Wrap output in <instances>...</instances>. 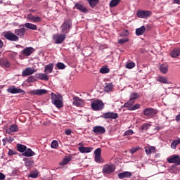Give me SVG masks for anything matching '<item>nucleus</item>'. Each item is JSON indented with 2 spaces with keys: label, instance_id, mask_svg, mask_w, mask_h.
I'll return each mask as SVG.
<instances>
[{
  "label": "nucleus",
  "instance_id": "nucleus-1",
  "mask_svg": "<svg viewBox=\"0 0 180 180\" xmlns=\"http://www.w3.org/2000/svg\"><path fill=\"white\" fill-rule=\"evenodd\" d=\"M51 96L53 105H55L58 109H61V108L64 106V103H63V96H61V94L51 93Z\"/></svg>",
  "mask_w": 180,
  "mask_h": 180
},
{
  "label": "nucleus",
  "instance_id": "nucleus-2",
  "mask_svg": "<svg viewBox=\"0 0 180 180\" xmlns=\"http://www.w3.org/2000/svg\"><path fill=\"white\" fill-rule=\"evenodd\" d=\"M151 15H153V12L150 11L139 10L136 13V16L141 19H148Z\"/></svg>",
  "mask_w": 180,
  "mask_h": 180
},
{
  "label": "nucleus",
  "instance_id": "nucleus-3",
  "mask_svg": "<svg viewBox=\"0 0 180 180\" xmlns=\"http://www.w3.org/2000/svg\"><path fill=\"white\" fill-rule=\"evenodd\" d=\"M4 36L6 40H9L10 41H19V37L11 31L4 32Z\"/></svg>",
  "mask_w": 180,
  "mask_h": 180
},
{
  "label": "nucleus",
  "instance_id": "nucleus-4",
  "mask_svg": "<svg viewBox=\"0 0 180 180\" xmlns=\"http://www.w3.org/2000/svg\"><path fill=\"white\" fill-rule=\"evenodd\" d=\"M70 29H71V21L70 20H67L61 25V33L67 34V33L70 32Z\"/></svg>",
  "mask_w": 180,
  "mask_h": 180
},
{
  "label": "nucleus",
  "instance_id": "nucleus-5",
  "mask_svg": "<svg viewBox=\"0 0 180 180\" xmlns=\"http://www.w3.org/2000/svg\"><path fill=\"white\" fill-rule=\"evenodd\" d=\"M157 113V110L153 108H148L143 110L144 116H146V117H149L150 119H151V117H153V116H155Z\"/></svg>",
  "mask_w": 180,
  "mask_h": 180
},
{
  "label": "nucleus",
  "instance_id": "nucleus-6",
  "mask_svg": "<svg viewBox=\"0 0 180 180\" xmlns=\"http://www.w3.org/2000/svg\"><path fill=\"white\" fill-rule=\"evenodd\" d=\"M66 37L65 34H56L53 35V40L56 44H61Z\"/></svg>",
  "mask_w": 180,
  "mask_h": 180
},
{
  "label": "nucleus",
  "instance_id": "nucleus-7",
  "mask_svg": "<svg viewBox=\"0 0 180 180\" xmlns=\"http://www.w3.org/2000/svg\"><path fill=\"white\" fill-rule=\"evenodd\" d=\"M91 108L93 110H102L103 103L101 100L95 101L91 103Z\"/></svg>",
  "mask_w": 180,
  "mask_h": 180
},
{
  "label": "nucleus",
  "instance_id": "nucleus-8",
  "mask_svg": "<svg viewBox=\"0 0 180 180\" xmlns=\"http://www.w3.org/2000/svg\"><path fill=\"white\" fill-rule=\"evenodd\" d=\"M115 165H105L103 168V174H112V172H115Z\"/></svg>",
  "mask_w": 180,
  "mask_h": 180
},
{
  "label": "nucleus",
  "instance_id": "nucleus-9",
  "mask_svg": "<svg viewBox=\"0 0 180 180\" xmlns=\"http://www.w3.org/2000/svg\"><path fill=\"white\" fill-rule=\"evenodd\" d=\"M7 92L8 94H25V91L22 90V89L16 88L15 86H12L7 89Z\"/></svg>",
  "mask_w": 180,
  "mask_h": 180
},
{
  "label": "nucleus",
  "instance_id": "nucleus-10",
  "mask_svg": "<svg viewBox=\"0 0 180 180\" xmlns=\"http://www.w3.org/2000/svg\"><path fill=\"white\" fill-rule=\"evenodd\" d=\"M102 117L103 119H117L119 115L116 112H108L103 114Z\"/></svg>",
  "mask_w": 180,
  "mask_h": 180
},
{
  "label": "nucleus",
  "instance_id": "nucleus-11",
  "mask_svg": "<svg viewBox=\"0 0 180 180\" xmlns=\"http://www.w3.org/2000/svg\"><path fill=\"white\" fill-rule=\"evenodd\" d=\"M179 155H173L170 158H167V162L169 164H176V165H179Z\"/></svg>",
  "mask_w": 180,
  "mask_h": 180
},
{
  "label": "nucleus",
  "instance_id": "nucleus-12",
  "mask_svg": "<svg viewBox=\"0 0 180 180\" xmlns=\"http://www.w3.org/2000/svg\"><path fill=\"white\" fill-rule=\"evenodd\" d=\"M72 105L82 108V106L84 105V100H82L81 98L75 96L73 97Z\"/></svg>",
  "mask_w": 180,
  "mask_h": 180
},
{
  "label": "nucleus",
  "instance_id": "nucleus-13",
  "mask_svg": "<svg viewBox=\"0 0 180 180\" xmlns=\"http://www.w3.org/2000/svg\"><path fill=\"white\" fill-rule=\"evenodd\" d=\"M21 53L23 56H25L26 57H29L30 56H32V54H33V53H34V48L27 47V48L24 49L21 51Z\"/></svg>",
  "mask_w": 180,
  "mask_h": 180
},
{
  "label": "nucleus",
  "instance_id": "nucleus-14",
  "mask_svg": "<svg viewBox=\"0 0 180 180\" xmlns=\"http://www.w3.org/2000/svg\"><path fill=\"white\" fill-rule=\"evenodd\" d=\"M36 72V70L32 68H27L24 70H22V77H29V75H32Z\"/></svg>",
  "mask_w": 180,
  "mask_h": 180
},
{
  "label": "nucleus",
  "instance_id": "nucleus-15",
  "mask_svg": "<svg viewBox=\"0 0 180 180\" xmlns=\"http://www.w3.org/2000/svg\"><path fill=\"white\" fill-rule=\"evenodd\" d=\"M27 18L30 22H33V23H39V22H41V18L39 16H34L33 14H28Z\"/></svg>",
  "mask_w": 180,
  "mask_h": 180
},
{
  "label": "nucleus",
  "instance_id": "nucleus-16",
  "mask_svg": "<svg viewBox=\"0 0 180 180\" xmlns=\"http://www.w3.org/2000/svg\"><path fill=\"white\" fill-rule=\"evenodd\" d=\"M93 131L96 134H105L106 129L102 126H96L93 128Z\"/></svg>",
  "mask_w": 180,
  "mask_h": 180
},
{
  "label": "nucleus",
  "instance_id": "nucleus-17",
  "mask_svg": "<svg viewBox=\"0 0 180 180\" xmlns=\"http://www.w3.org/2000/svg\"><path fill=\"white\" fill-rule=\"evenodd\" d=\"M14 33L15 36H18L21 39H23V37H25V33H26V29H25L24 27L15 29Z\"/></svg>",
  "mask_w": 180,
  "mask_h": 180
},
{
  "label": "nucleus",
  "instance_id": "nucleus-18",
  "mask_svg": "<svg viewBox=\"0 0 180 180\" xmlns=\"http://www.w3.org/2000/svg\"><path fill=\"white\" fill-rule=\"evenodd\" d=\"M145 153L147 155H151V154H155L157 150H155V146H146Z\"/></svg>",
  "mask_w": 180,
  "mask_h": 180
},
{
  "label": "nucleus",
  "instance_id": "nucleus-19",
  "mask_svg": "<svg viewBox=\"0 0 180 180\" xmlns=\"http://www.w3.org/2000/svg\"><path fill=\"white\" fill-rule=\"evenodd\" d=\"M31 94L33 95H37L38 96H40L41 95H46L47 94V90L46 89H37V90H33L31 91Z\"/></svg>",
  "mask_w": 180,
  "mask_h": 180
},
{
  "label": "nucleus",
  "instance_id": "nucleus-20",
  "mask_svg": "<svg viewBox=\"0 0 180 180\" xmlns=\"http://www.w3.org/2000/svg\"><path fill=\"white\" fill-rule=\"evenodd\" d=\"M93 150L94 148L92 147L81 146L79 148V151H80V153H82L83 154L91 153Z\"/></svg>",
  "mask_w": 180,
  "mask_h": 180
},
{
  "label": "nucleus",
  "instance_id": "nucleus-21",
  "mask_svg": "<svg viewBox=\"0 0 180 180\" xmlns=\"http://www.w3.org/2000/svg\"><path fill=\"white\" fill-rule=\"evenodd\" d=\"M22 155L23 157H33L34 155H36V153L33 152L32 149L28 148L26 149L25 152L22 153Z\"/></svg>",
  "mask_w": 180,
  "mask_h": 180
},
{
  "label": "nucleus",
  "instance_id": "nucleus-22",
  "mask_svg": "<svg viewBox=\"0 0 180 180\" xmlns=\"http://www.w3.org/2000/svg\"><path fill=\"white\" fill-rule=\"evenodd\" d=\"M131 175L132 174L130 172H124L118 174V178H120V179H124V178H130Z\"/></svg>",
  "mask_w": 180,
  "mask_h": 180
},
{
  "label": "nucleus",
  "instance_id": "nucleus-23",
  "mask_svg": "<svg viewBox=\"0 0 180 180\" xmlns=\"http://www.w3.org/2000/svg\"><path fill=\"white\" fill-rule=\"evenodd\" d=\"M54 68V65L53 63H49L45 66L44 72L45 74H51L53 72V69Z\"/></svg>",
  "mask_w": 180,
  "mask_h": 180
},
{
  "label": "nucleus",
  "instance_id": "nucleus-24",
  "mask_svg": "<svg viewBox=\"0 0 180 180\" xmlns=\"http://www.w3.org/2000/svg\"><path fill=\"white\" fill-rule=\"evenodd\" d=\"M159 70L162 74H167L168 72V65L162 64L160 65Z\"/></svg>",
  "mask_w": 180,
  "mask_h": 180
},
{
  "label": "nucleus",
  "instance_id": "nucleus-25",
  "mask_svg": "<svg viewBox=\"0 0 180 180\" xmlns=\"http://www.w3.org/2000/svg\"><path fill=\"white\" fill-rule=\"evenodd\" d=\"M156 79L158 82H161V84H169L168 79L164 76H159Z\"/></svg>",
  "mask_w": 180,
  "mask_h": 180
},
{
  "label": "nucleus",
  "instance_id": "nucleus-26",
  "mask_svg": "<svg viewBox=\"0 0 180 180\" xmlns=\"http://www.w3.org/2000/svg\"><path fill=\"white\" fill-rule=\"evenodd\" d=\"M145 32H146V27L144 26H141V27L137 28L136 30V36H141V34H144Z\"/></svg>",
  "mask_w": 180,
  "mask_h": 180
},
{
  "label": "nucleus",
  "instance_id": "nucleus-27",
  "mask_svg": "<svg viewBox=\"0 0 180 180\" xmlns=\"http://www.w3.org/2000/svg\"><path fill=\"white\" fill-rule=\"evenodd\" d=\"M24 161H25V167H28V168H30V167H32L34 162V161L32 158H25Z\"/></svg>",
  "mask_w": 180,
  "mask_h": 180
},
{
  "label": "nucleus",
  "instance_id": "nucleus-28",
  "mask_svg": "<svg viewBox=\"0 0 180 180\" xmlns=\"http://www.w3.org/2000/svg\"><path fill=\"white\" fill-rule=\"evenodd\" d=\"M180 50L178 49H174L171 51L170 56L172 58H176V57H179Z\"/></svg>",
  "mask_w": 180,
  "mask_h": 180
},
{
  "label": "nucleus",
  "instance_id": "nucleus-29",
  "mask_svg": "<svg viewBox=\"0 0 180 180\" xmlns=\"http://www.w3.org/2000/svg\"><path fill=\"white\" fill-rule=\"evenodd\" d=\"M24 26L27 27V29H30L31 30H37V25L34 24H32L30 22H26Z\"/></svg>",
  "mask_w": 180,
  "mask_h": 180
},
{
  "label": "nucleus",
  "instance_id": "nucleus-30",
  "mask_svg": "<svg viewBox=\"0 0 180 180\" xmlns=\"http://www.w3.org/2000/svg\"><path fill=\"white\" fill-rule=\"evenodd\" d=\"M113 89V84L112 83H105L104 86V91L105 92H110Z\"/></svg>",
  "mask_w": 180,
  "mask_h": 180
},
{
  "label": "nucleus",
  "instance_id": "nucleus-31",
  "mask_svg": "<svg viewBox=\"0 0 180 180\" xmlns=\"http://www.w3.org/2000/svg\"><path fill=\"white\" fill-rule=\"evenodd\" d=\"M140 98V94L139 93H132L130 96V102H135L136 99Z\"/></svg>",
  "mask_w": 180,
  "mask_h": 180
},
{
  "label": "nucleus",
  "instance_id": "nucleus-32",
  "mask_svg": "<svg viewBox=\"0 0 180 180\" xmlns=\"http://www.w3.org/2000/svg\"><path fill=\"white\" fill-rule=\"evenodd\" d=\"M37 78L41 81H49V76L44 73H39L37 75Z\"/></svg>",
  "mask_w": 180,
  "mask_h": 180
},
{
  "label": "nucleus",
  "instance_id": "nucleus-33",
  "mask_svg": "<svg viewBox=\"0 0 180 180\" xmlns=\"http://www.w3.org/2000/svg\"><path fill=\"white\" fill-rule=\"evenodd\" d=\"M27 148V147H26V146L25 145H22V144L17 145L18 151H19L20 153H24L25 151H26Z\"/></svg>",
  "mask_w": 180,
  "mask_h": 180
},
{
  "label": "nucleus",
  "instance_id": "nucleus-34",
  "mask_svg": "<svg viewBox=\"0 0 180 180\" xmlns=\"http://www.w3.org/2000/svg\"><path fill=\"white\" fill-rule=\"evenodd\" d=\"M178 144H180V138H178L176 140H174L171 143V148H173V150H175L176 148V146Z\"/></svg>",
  "mask_w": 180,
  "mask_h": 180
},
{
  "label": "nucleus",
  "instance_id": "nucleus-35",
  "mask_svg": "<svg viewBox=\"0 0 180 180\" xmlns=\"http://www.w3.org/2000/svg\"><path fill=\"white\" fill-rule=\"evenodd\" d=\"M109 72H110V69L108 66H104L100 69L101 74H109Z\"/></svg>",
  "mask_w": 180,
  "mask_h": 180
},
{
  "label": "nucleus",
  "instance_id": "nucleus-36",
  "mask_svg": "<svg viewBox=\"0 0 180 180\" xmlns=\"http://www.w3.org/2000/svg\"><path fill=\"white\" fill-rule=\"evenodd\" d=\"M70 161H71V157L68 156V157L63 158V161H61L60 162V165H67V164H68V162H70Z\"/></svg>",
  "mask_w": 180,
  "mask_h": 180
},
{
  "label": "nucleus",
  "instance_id": "nucleus-37",
  "mask_svg": "<svg viewBox=\"0 0 180 180\" xmlns=\"http://www.w3.org/2000/svg\"><path fill=\"white\" fill-rule=\"evenodd\" d=\"M91 8H95L99 3V0H87Z\"/></svg>",
  "mask_w": 180,
  "mask_h": 180
},
{
  "label": "nucleus",
  "instance_id": "nucleus-38",
  "mask_svg": "<svg viewBox=\"0 0 180 180\" xmlns=\"http://www.w3.org/2000/svg\"><path fill=\"white\" fill-rule=\"evenodd\" d=\"M75 8H76V9L81 11V12H83L84 13H85V12H86V8H85L82 4H76Z\"/></svg>",
  "mask_w": 180,
  "mask_h": 180
},
{
  "label": "nucleus",
  "instance_id": "nucleus-39",
  "mask_svg": "<svg viewBox=\"0 0 180 180\" xmlns=\"http://www.w3.org/2000/svg\"><path fill=\"white\" fill-rule=\"evenodd\" d=\"M120 4V0H112L110 3V8H115V6H117Z\"/></svg>",
  "mask_w": 180,
  "mask_h": 180
},
{
  "label": "nucleus",
  "instance_id": "nucleus-40",
  "mask_svg": "<svg viewBox=\"0 0 180 180\" xmlns=\"http://www.w3.org/2000/svg\"><path fill=\"white\" fill-rule=\"evenodd\" d=\"M133 103H134V102L130 101L129 98V101L124 104V108H128L129 110H130L131 108L133 107Z\"/></svg>",
  "mask_w": 180,
  "mask_h": 180
},
{
  "label": "nucleus",
  "instance_id": "nucleus-41",
  "mask_svg": "<svg viewBox=\"0 0 180 180\" xmlns=\"http://www.w3.org/2000/svg\"><path fill=\"white\" fill-rule=\"evenodd\" d=\"M10 131H12L13 133H15L19 130V128L18 127V125L13 124L9 128Z\"/></svg>",
  "mask_w": 180,
  "mask_h": 180
},
{
  "label": "nucleus",
  "instance_id": "nucleus-42",
  "mask_svg": "<svg viewBox=\"0 0 180 180\" xmlns=\"http://www.w3.org/2000/svg\"><path fill=\"white\" fill-rule=\"evenodd\" d=\"M56 67L58 68V70H64L65 68V65L61 62H58L56 64Z\"/></svg>",
  "mask_w": 180,
  "mask_h": 180
},
{
  "label": "nucleus",
  "instance_id": "nucleus-43",
  "mask_svg": "<svg viewBox=\"0 0 180 180\" xmlns=\"http://www.w3.org/2000/svg\"><path fill=\"white\" fill-rule=\"evenodd\" d=\"M136 67V63H129L126 64V68H128L129 70H131V68H134Z\"/></svg>",
  "mask_w": 180,
  "mask_h": 180
},
{
  "label": "nucleus",
  "instance_id": "nucleus-44",
  "mask_svg": "<svg viewBox=\"0 0 180 180\" xmlns=\"http://www.w3.org/2000/svg\"><path fill=\"white\" fill-rule=\"evenodd\" d=\"M30 178H37L39 176V172H31L30 174L29 175Z\"/></svg>",
  "mask_w": 180,
  "mask_h": 180
},
{
  "label": "nucleus",
  "instance_id": "nucleus-45",
  "mask_svg": "<svg viewBox=\"0 0 180 180\" xmlns=\"http://www.w3.org/2000/svg\"><path fill=\"white\" fill-rule=\"evenodd\" d=\"M150 126H151V124H148V123H145L141 126V130H148V128L150 127Z\"/></svg>",
  "mask_w": 180,
  "mask_h": 180
},
{
  "label": "nucleus",
  "instance_id": "nucleus-46",
  "mask_svg": "<svg viewBox=\"0 0 180 180\" xmlns=\"http://www.w3.org/2000/svg\"><path fill=\"white\" fill-rule=\"evenodd\" d=\"M94 160H95L96 162H98V163L102 162V158L101 157V155H95Z\"/></svg>",
  "mask_w": 180,
  "mask_h": 180
},
{
  "label": "nucleus",
  "instance_id": "nucleus-47",
  "mask_svg": "<svg viewBox=\"0 0 180 180\" xmlns=\"http://www.w3.org/2000/svg\"><path fill=\"white\" fill-rule=\"evenodd\" d=\"M51 147V148H57L58 147V142L57 141H53Z\"/></svg>",
  "mask_w": 180,
  "mask_h": 180
},
{
  "label": "nucleus",
  "instance_id": "nucleus-48",
  "mask_svg": "<svg viewBox=\"0 0 180 180\" xmlns=\"http://www.w3.org/2000/svg\"><path fill=\"white\" fill-rule=\"evenodd\" d=\"M2 64L6 68H9V67H11V63L8 60H4Z\"/></svg>",
  "mask_w": 180,
  "mask_h": 180
},
{
  "label": "nucleus",
  "instance_id": "nucleus-49",
  "mask_svg": "<svg viewBox=\"0 0 180 180\" xmlns=\"http://www.w3.org/2000/svg\"><path fill=\"white\" fill-rule=\"evenodd\" d=\"M101 154H102V150L100 148L95 150L94 151L95 155H101Z\"/></svg>",
  "mask_w": 180,
  "mask_h": 180
},
{
  "label": "nucleus",
  "instance_id": "nucleus-50",
  "mask_svg": "<svg viewBox=\"0 0 180 180\" xmlns=\"http://www.w3.org/2000/svg\"><path fill=\"white\" fill-rule=\"evenodd\" d=\"M133 134V130L129 129L124 133V136H131Z\"/></svg>",
  "mask_w": 180,
  "mask_h": 180
},
{
  "label": "nucleus",
  "instance_id": "nucleus-51",
  "mask_svg": "<svg viewBox=\"0 0 180 180\" xmlns=\"http://www.w3.org/2000/svg\"><path fill=\"white\" fill-rule=\"evenodd\" d=\"M140 108V104H136L134 105H132V108H130V110H136V109Z\"/></svg>",
  "mask_w": 180,
  "mask_h": 180
},
{
  "label": "nucleus",
  "instance_id": "nucleus-52",
  "mask_svg": "<svg viewBox=\"0 0 180 180\" xmlns=\"http://www.w3.org/2000/svg\"><path fill=\"white\" fill-rule=\"evenodd\" d=\"M127 41H129V39H119V41H118V42L120 44H122L123 43H126Z\"/></svg>",
  "mask_w": 180,
  "mask_h": 180
},
{
  "label": "nucleus",
  "instance_id": "nucleus-53",
  "mask_svg": "<svg viewBox=\"0 0 180 180\" xmlns=\"http://www.w3.org/2000/svg\"><path fill=\"white\" fill-rule=\"evenodd\" d=\"M71 133H72V131L71 129H66L65 131V134L66 136H70Z\"/></svg>",
  "mask_w": 180,
  "mask_h": 180
},
{
  "label": "nucleus",
  "instance_id": "nucleus-54",
  "mask_svg": "<svg viewBox=\"0 0 180 180\" xmlns=\"http://www.w3.org/2000/svg\"><path fill=\"white\" fill-rule=\"evenodd\" d=\"M139 150V148H132L130 150V153L131 154H134V153H136V151H137Z\"/></svg>",
  "mask_w": 180,
  "mask_h": 180
},
{
  "label": "nucleus",
  "instance_id": "nucleus-55",
  "mask_svg": "<svg viewBox=\"0 0 180 180\" xmlns=\"http://www.w3.org/2000/svg\"><path fill=\"white\" fill-rule=\"evenodd\" d=\"M5 178V174H4L2 172H0V180H4Z\"/></svg>",
  "mask_w": 180,
  "mask_h": 180
},
{
  "label": "nucleus",
  "instance_id": "nucleus-56",
  "mask_svg": "<svg viewBox=\"0 0 180 180\" xmlns=\"http://www.w3.org/2000/svg\"><path fill=\"white\" fill-rule=\"evenodd\" d=\"M174 4H177V5H180V0H173Z\"/></svg>",
  "mask_w": 180,
  "mask_h": 180
},
{
  "label": "nucleus",
  "instance_id": "nucleus-57",
  "mask_svg": "<svg viewBox=\"0 0 180 180\" xmlns=\"http://www.w3.org/2000/svg\"><path fill=\"white\" fill-rule=\"evenodd\" d=\"M13 154H15V153L13 152V150H9V151H8V155H13Z\"/></svg>",
  "mask_w": 180,
  "mask_h": 180
},
{
  "label": "nucleus",
  "instance_id": "nucleus-58",
  "mask_svg": "<svg viewBox=\"0 0 180 180\" xmlns=\"http://www.w3.org/2000/svg\"><path fill=\"white\" fill-rule=\"evenodd\" d=\"M2 47H4V42L0 39V49H2Z\"/></svg>",
  "mask_w": 180,
  "mask_h": 180
},
{
  "label": "nucleus",
  "instance_id": "nucleus-59",
  "mask_svg": "<svg viewBox=\"0 0 180 180\" xmlns=\"http://www.w3.org/2000/svg\"><path fill=\"white\" fill-rule=\"evenodd\" d=\"M11 141H13V138H10Z\"/></svg>",
  "mask_w": 180,
  "mask_h": 180
},
{
  "label": "nucleus",
  "instance_id": "nucleus-60",
  "mask_svg": "<svg viewBox=\"0 0 180 180\" xmlns=\"http://www.w3.org/2000/svg\"><path fill=\"white\" fill-rule=\"evenodd\" d=\"M5 140H8V138L4 139H3V141H5Z\"/></svg>",
  "mask_w": 180,
  "mask_h": 180
},
{
  "label": "nucleus",
  "instance_id": "nucleus-61",
  "mask_svg": "<svg viewBox=\"0 0 180 180\" xmlns=\"http://www.w3.org/2000/svg\"><path fill=\"white\" fill-rule=\"evenodd\" d=\"M179 165H180V158H179Z\"/></svg>",
  "mask_w": 180,
  "mask_h": 180
},
{
  "label": "nucleus",
  "instance_id": "nucleus-62",
  "mask_svg": "<svg viewBox=\"0 0 180 180\" xmlns=\"http://www.w3.org/2000/svg\"><path fill=\"white\" fill-rule=\"evenodd\" d=\"M2 2H3L2 0H0V4H2Z\"/></svg>",
  "mask_w": 180,
  "mask_h": 180
}]
</instances>
